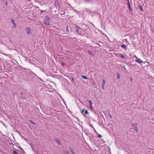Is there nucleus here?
<instances>
[{
    "label": "nucleus",
    "instance_id": "obj_5",
    "mask_svg": "<svg viewBox=\"0 0 154 154\" xmlns=\"http://www.w3.org/2000/svg\"><path fill=\"white\" fill-rule=\"evenodd\" d=\"M89 104H90V107L91 109L92 110H93V108L92 106V103L91 101V100L89 101Z\"/></svg>",
    "mask_w": 154,
    "mask_h": 154
},
{
    "label": "nucleus",
    "instance_id": "obj_1",
    "mask_svg": "<svg viewBox=\"0 0 154 154\" xmlns=\"http://www.w3.org/2000/svg\"><path fill=\"white\" fill-rule=\"evenodd\" d=\"M76 32L77 34L82 35L83 32V30L81 29L79 27L76 26Z\"/></svg>",
    "mask_w": 154,
    "mask_h": 154
},
{
    "label": "nucleus",
    "instance_id": "obj_20",
    "mask_svg": "<svg viewBox=\"0 0 154 154\" xmlns=\"http://www.w3.org/2000/svg\"><path fill=\"white\" fill-rule=\"evenodd\" d=\"M109 117L111 119H112V116L111 115H109Z\"/></svg>",
    "mask_w": 154,
    "mask_h": 154
},
{
    "label": "nucleus",
    "instance_id": "obj_25",
    "mask_svg": "<svg viewBox=\"0 0 154 154\" xmlns=\"http://www.w3.org/2000/svg\"><path fill=\"white\" fill-rule=\"evenodd\" d=\"M118 78H120V77H119V76H118Z\"/></svg>",
    "mask_w": 154,
    "mask_h": 154
},
{
    "label": "nucleus",
    "instance_id": "obj_24",
    "mask_svg": "<svg viewBox=\"0 0 154 154\" xmlns=\"http://www.w3.org/2000/svg\"><path fill=\"white\" fill-rule=\"evenodd\" d=\"M132 126H134L135 125L133 123H132Z\"/></svg>",
    "mask_w": 154,
    "mask_h": 154
},
{
    "label": "nucleus",
    "instance_id": "obj_3",
    "mask_svg": "<svg viewBox=\"0 0 154 154\" xmlns=\"http://www.w3.org/2000/svg\"><path fill=\"white\" fill-rule=\"evenodd\" d=\"M81 112L84 116H85L87 114H89V113L88 112V110L85 109L84 108L82 109V110L81 111Z\"/></svg>",
    "mask_w": 154,
    "mask_h": 154
},
{
    "label": "nucleus",
    "instance_id": "obj_9",
    "mask_svg": "<svg viewBox=\"0 0 154 154\" xmlns=\"http://www.w3.org/2000/svg\"><path fill=\"white\" fill-rule=\"evenodd\" d=\"M103 82L102 83V87L103 89H104V86L105 84V81L104 79H103Z\"/></svg>",
    "mask_w": 154,
    "mask_h": 154
},
{
    "label": "nucleus",
    "instance_id": "obj_26",
    "mask_svg": "<svg viewBox=\"0 0 154 154\" xmlns=\"http://www.w3.org/2000/svg\"><path fill=\"white\" fill-rule=\"evenodd\" d=\"M95 132L97 133V131H95Z\"/></svg>",
    "mask_w": 154,
    "mask_h": 154
},
{
    "label": "nucleus",
    "instance_id": "obj_8",
    "mask_svg": "<svg viewBox=\"0 0 154 154\" xmlns=\"http://www.w3.org/2000/svg\"><path fill=\"white\" fill-rule=\"evenodd\" d=\"M11 22L14 25V27H16V24L14 23V20L13 19H11Z\"/></svg>",
    "mask_w": 154,
    "mask_h": 154
},
{
    "label": "nucleus",
    "instance_id": "obj_17",
    "mask_svg": "<svg viewBox=\"0 0 154 154\" xmlns=\"http://www.w3.org/2000/svg\"><path fill=\"white\" fill-rule=\"evenodd\" d=\"M140 9L141 11H143V8H142V7L141 6L140 7Z\"/></svg>",
    "mask_w": 154,
    "mask_h": 154
},
{
    "label": "nucleus",
    "instance_id": "obj_18",
    "mask_svg": "<svg viewBox=\"0 0 154 154\" xmlns=\"http://www.w3.org/2000/svg\"><path fill=\"white\" fill-rule=\"evenodd\" d=\"M44 11L42 10H41V11H40V14H42V13H43V12H44Z\"/></svg>",
    "mask_w": 154,
    "mask_h": 154
},
{
    "label": "nucleus",
    "instance_id": "obj_10",
    "mask_svg": "<svg viewBox=\"0 0 154 154\" xmlns=\"http://www.w3.org/2000/svg\"><path fill=\"white\" fill-rule=\"evenodd\" d=\"M121 47L124 48H126V46L125 44H122L121 46Z\"/></svg>",
    "mask_w": 154,
    "mask_h": 154
},
{
    "label": "nucleus",
    "instance_id": "obj_2",
    "mask_svg": "<svg viewBox=\"0 0 154 154\" xmlns=\"http://www.w3.org/2000/svg\"><path fill=\"white\" fill-rule=\"evenodd\" d=\"M51 18L48 16L46 17L44 19V23L47 25H50L49 21Z\"/></svg>",
    "mask_w": 154,
    "mask_h": 154
},
{
    "label": "nucleus",
    "instance_id": "obj_11",
    "mask_svg": "<svg viewBox=\"0 0 154 154\" xmlns=\"http://www.w3.org/2000/svg\"><path fill=\"white\" fill-rule=\"evenodd\" d=\"M120 56L122 58H123V59H124L125 58V57H124V55H123L122 54H120Z\"/></svg>",
    "mask_w": 154,
    "mask_h": 154
},
{
    "label": "nucleus",
    "instance_id": "obj_22",
    "mask_svg": "<svg viewBox=\"0 0 154 154\" xmlns=\"http://www.w3.org/2000/svg\"><path fill=\"white\" fill-rule=\"evenodd\" d=\"M91 0H85V2H88V1H90Z\"/></svg>",
    "mask_w": 154,
    "mask_h": 154
},
{
    "label": "nucleus",
    "instance_id": "obj_14",
    "mask_svg": "<svg viewBox=\"0 0 154 154\" xmlns=\"http://www.w3.org/2000/svg\"><path fill=\"white\" fill-rule=\"evenodd\" d=\"M13 153V154H19L16 151H14Z\"/></svg>",
    "mask_w": 154,
    "mask_h": 154
},
{
    "label": "nucleus",
    "instance_id": "obj_13",
    "mask_svg": "<svg viewBox=\"0 0 154 154\" xmlns=\"http://www.w3.org/2000/svg\"><path fill=\"white\" fill-rule=\"evenodd\" d=\"M57 142L59 144H60V140H58V139H57Z\"/></svg>",
    "mask_w": 154,
    "mask_h": 154
},
{
    "label": "nucleus",
    "instance_id": "obj_7",
    "mask_svg": "<svg viewBox=\"0 0 154 154\" xmlns=\"http://www.w3.org/2000/svg\"><path fill=\"white\" fill-rule=\"evenodd\" d=\"M136 61L139 63H140L143 62L140 59H139L137 57V60H136Z\"/></svg>",
    "mask_w": 154,
    "mask_h": 154
},
{
    "label": "nucleus",
    "instance_id": "obj_16",
    "mask_svg": "<svg viewBox=\"0 0 154 154\" xmlns=\"http://www.w3.org/2000/svg\"><path fill=\"white\" fill-rule=\"evenodd\" d=\"M102 136L100 135V134H98V137L100 138L101 137H102Z\"/></svg>",
    "mask_w": 154,
    "mask_h": 154
},
{
    "label": "nucleus",
    "instance_id": "obj_6",
    "mask_svg": "<svg viewBox=\"0 0 154 154\" xmlns=\"http://www.w3.org/2000/svg\"><path fill=\"white\" fill-rule=\"evenodd\" d=\"M128 6L129 8V9H130L131 11L132 12L133 11V10L132 8H131L130 4L129 2L128 4Z\"/></svg>",
    "mask_w": 154,
    "mask_h": 154
},
{
    "label": "nucleus",
    "instance_id": "obj_15",
    "mask_svg": "<svg viewBox=\"0 0 154 154\" xmlns=\"http://www.w3.org/2000/svg\"><path fill=\"white\" fill-rule=\"evenodd\" d=\"M134 129L135 130V131H137V133L138 132V130L137 127L135 128Z\"/></svg>",
    "mask_w": 154,
    "mask_h": 154
},
{
    "label": "nucleus",
    "instance_id": "obj_12",
    "mask_svg": "<svg viewBox=\"0 0 154 154\" xmlns=\"http://www.w3.org/2000/svg\"><path fill=\"white\" fill-rule=\"evenodd\" d=\"M82 78L85 79H87V78L86 77V76H85L82 75Z\"/></svg>",
    "mask_w": 154,
    "mask_h": 154
},
{
    "label": "nucleus",
    "instance_id": "obj_4",
    "mask_svg": "<svg viewBox=\"0 0 154 154\" xmlns=\"http://www.w3.org/2000/svg\"><path fill=\"white\" fill-rule=\"evenodd\" d=\"M26 33L28 34H31V29L27 27L26 28Z\"/></svg>",
    "mask_w": 154,
    "mask_h": 154
},
{
    "label": "nucleus",
    "instance_id": "obj_23",
    "mask_svg": "<svg viewBox=\"0 0 154 154\" xmlns=\"http://www.w3.org/2000/svg\"><path fill=\"white\" fill-rule=\"evenodd\" d=\"M68 27L67 26H66V30H67V31H69V30L68 29Z\"/></svg>",
    "mask_w": 154,
    "mask_h": 154
},
{
    "label": "nucleus",
    "instance_id": "obj_19",
    "mask_svg": "<svg viewBox=\"0 0 154 154\" xmlns=\"http://www.w3.org/2000/svg\"><path fill=\"white\" fill-rule=\"evenodd\" d=\"M30 122L32 124H33V125H35V124L34 123H33L32 121H30Z\"/></svg>",
    "mask_w": 154,
    "mask_h": 154
},
{
    "label": "nucleus",
    "instance_id": "obj_21",
    "mask_svg": "<svg viewBox=\"0 0 154 154\" xmlns=\"http://www.w3.org/2000/svg\"><path fill=\"white\" fill-rule=\"evenodd\" d=\"M65 64L64 63H62V65H63V66H64L65 65Z\"/></svg>",
    "mask_w": 154,
    "mask_h": 154
},
{
    "label": "nucleus",
    "instance_id": "obj_27",
    "mask_svg": "<svg viewBox=\"0 0 154 154\" xmlns=\"http://www.w3.org/2000/svg\"><path fill=\"white\" fill-rule=\"evenodd\" d=\"M131 81L132 80V79H131Z\"/></svg>",
    "mask_w": 154,
    "mask_h": 154
}]
</instances>
